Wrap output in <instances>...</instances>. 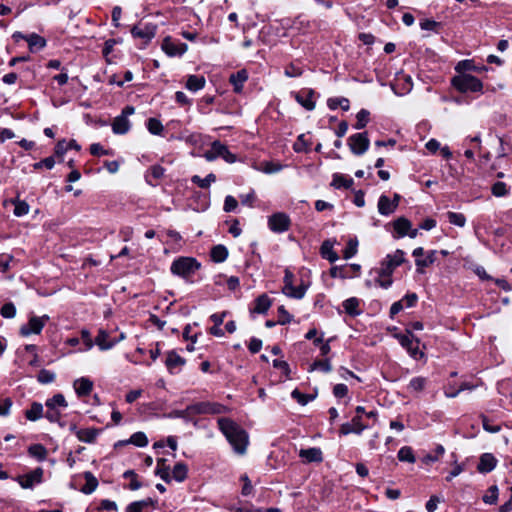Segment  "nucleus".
<instances>
[{
	"label": "nucleus",
	"instance_id": "ea45409f",
	"mask_svg": "<svg viewBox=\"0 0 512 512\" xmlns=\"http://www.w3.org/2000/svg\"><path fill=\"white\" fill-rule=\"evenodd\" d=\"M156 475L160 476L165 482H170L169 467L165 465V459L163 458L157 460Z\"/></svg>",
	"mask_w": 512,
	"mask_h": 512
},
{
	"label": "nucleus",
	"instance_id": "864d4df0",
	"mask_svg": "<svg viewBox=\"0 0 512 512\" xmlns=\"http://www.w3.org/2000/svg\"><path fill=\"white\" fill-rule=\"evenodd\" d=\"M492 194L496 197H503L508 194L507 186L504 182H496L493 184L492 188Z\"/></svg>",
	"mask_w": 512,
	"mask_h": 512
},
{
	"label": "nucleus",
	"instance_id": "c85d7f7f",
	"mask_svg": "<svg viewBox=\"0 0 512 512\" xmlns=\"http://www.w3.org/2000/svg\"><path fill=\"white\" fill-rule=\"evenodd\" d=\"M205 86V78L202 76L189 75L186 88L190 91L196 92Z\"/></svg>",
	"mask_w": 512,
	"mask_h": 512
},
{
	"label": "nucleus",
	"instance_id": "f3484780",
	"mask_svg": "<svg viewBox=\"0 0 512 512\" xmlns=\"http://www.w3.org/2000/svg\"><path fill=\"white\" fill-rule=\"evenodd\" d=\"M101 430L97 428H85L76 431V436L81 442L94 443Z\"/></svg>",
	"mask_w": 512,
	"mask_h": 512
},
{
	"label": "nucleus",
	"instance_id": "2f4dec72",
	"mask_svg": "<svg viewBox=\"0 0 512 512\" xmlns=\"http://www.w3.org/2000/svg\"><path fill=\"white\" fill-rule=\"evenodd\" d=\"M359 299L355 297H351L343 302L344 310L347 314L351 316H357L361 313V311L358 309L359 306Z\"/></svg>",
	"mask_w": 512,
	"mask_h": 512
},
{
	"label": "nucleus",
	"instance_id": "39448f33",
	"mask_svg": "<svg viewBox=\"0 0 512 512\" xmlns=\"http://www.w3.org/2000/svg\"><path fill=\"white\" fill-rule=\"evenodd\" d=\"M369 144L370 141L365 132L353 134L348 138V146L355 155L364 154L368 150Z\"/></svg>",
	"mask_w": 512,
	"mask_h": 512
},
{
	"label": "nucleus",
	"instance_id": "69168bd1",
	"mask_svg": "<svg viewBox=\"0 0 512 512\" xmlns=\"http://www.w3.org/2000/svg\"><path fill=\"white\" fill-rule=\"evenodd\" d=\"M386 258L394 263V266H400L404 262V252L402 250H396L393 255H387Z\"/></svg>",
	"mask_w": 512,
	"mask_h": 512
},
{
	"label": "nucleus",
	"instance_id": "13d9d810",
	"mask_svg": "<svg viewBox=\"0 0 512 512\" xmlns=\"http://www.w3.org/2000/svg\"><path fill=\"white\" fill-rule=\"evenodd\" d=\"M420 27L423 30H430V31H434L435 33H438L439 28L441 27V23L436 22L434 20L426 19V20H423L420 22Z\"/></svg>",
	"mask_w": 512,
	"mask_h": 512
},
{
	"label": "nucleus",
	"instance_id": "c756f323",
	"mask_svg": "<svg viewBox=\"0 0 512 512\" xmlns=\"http://www.w3.org/2000/svg\"><path fill=\"white\" fill-rule=\"evenodd\" d=\"M153 505L154 500L151 498H147L141 501H135L127 506L126 512H143L147 507Z\"/></svg>",
	"mask_w": 512,
	"mask_h": 512
},
{
	"label": "nucleus",
	"instance_id": "20e7f679",
	"mask_svg": "<svg viewBox=\"0 0 512 512\" xmlns=\"http://www.w3.org/2000/svg\"><path fill=\"white\" fill-rule=\"evenodd\" d=\"M157 26L153 23H138L131 28V34L134 38L143 40L144 43L150 42L156 35Z\"/></svg>",
	"mask_w": 512,
	"mask_h": 512
},
{
	"label": "nucleus",
	"instance_id": "4d7b16f0",
	"mask_svg": "<svg viewBox=\"0 0 512 512\" xmlns=\"http://www.w3.org/2000/svg\"><path fill=\"white\" fill-rule=\"evenodd\" d=\"M291 396L301 405H306L309 401H311L314 398V396L303 394L297 389L292 391Z\"/></svg>",
	"mask_w": 512,
	"mask_h": 512
},
{
	"label": "nucleus",
	"instance_id": "5701e85b",
	"mask_svg": "<svg viewBox=\"0 0 512 512\" xmlns=\"http://www.w3.org/2000/svg\"><path fill=\"white\" fill-rule=\"evenodd\" d=\"M112 130L115 134H126L130 130V122L125 115H119L114 118Z\"/></svg>",
	"mask_w": 512,
	"mask_h": 512
},
{
	"label": "nucleus",
	"instance_id": "8fccbe9b",
	"mask_svg": "<svg viewBox=\"0 0 512 512\" xmlns=\"http://www.w3.org/2000/svg\"><path fill=\"white\" fill-rule=\"evenodd\" d=\"M358 241L356 238L349 239L346 248L343 251V257L350 259L357 253Z\"/></svg>",
	"mask_w": 512,
	"mask_h": 512
},
{
	"label": "nucleus",
	"instance_id": "09e8293b",
	"mask_svg": "<svg viewBox=\"0 0 512 512\" xmlns=\"http://www.w3.org/2000/svg\"><path fill=\"white\" fill-rule=\"evenodd\" d=\"M448 221L456 226L463 227L466 223V218L462 213L447 212Z\"/></svg>",
	"mask_w": 512,
	"mask_h": 512
},
{
	"label": "nucleus",
	"instance_id": "aec40b11",
	"mask_svg": "<svg viewBox=\"0 0 512 512\" xmlns=\"http://www.w3.org/2000/svg\"><path fill=\"white\" fill-rule=\"evenodd\" d=\"M395 337L399 343L410 352L412 356L416 355L418 347L413 346V334L410 331H407L405 334H396Z\"/></svg>",
	"mask_w": 512,
	"mask_h": 512
},
{
	"label": "nucleus",
	"instance_id": "72a5a7b5",
	"mask_svg": "<svg viewBox=\"0 0 512 512\" xmlns=\"http://www.w3.org/2000/svg\"><path fill=\"white\" fill-rule=\"evenodd\" d=\"M228 257V250L223 245H216L211 250V258L216 263L225 261Z\"/></svg>",
	"mask_w": 512,
	"mask_h": 512
},
{
	"label": "nucleus",
	"instance_id": "7ed1b4c3",
	"mask_svg": "<svg viewBox=\"0 0 512 512\" xmlns=\"http://www.w3.org/2000/svg\"><path fill=\"white\" fill-rule=\"evenodd\" d=\"M200 268V263L192 257H179L171 264V272L174 275L188 279Z\"/></svg>",
	"mask_w": 512,
	"mask_h": 512
},
{
	"label": "nucleus",
	"instance_id": "423d86ee",
	"mask_svg": "<svg viewBox=\"0 0 512 512\" xmlns=\"http://www.w3.org/2000/svg\"><path fill=\"white\" fill-rule=\"evenodd\" d=\"M162 50L169 56H182L188 49L187 44L175 42L171 37H166L161 46Z\"/></svg>",
	"mask_w": 512,
	"mask_h": 512
},
{
	"label": "nucleus",
	"instance_id": "e433bc0d",
	"mask_svg": "<svg viewBox=\"0 0 512 512\" xmlns=\"http://www.w3.org/2000/svg\"><path fill=\"white\" fill-rule=\"evenodd\" d=\"M192 183L198 185L200 188H208L211 183L216 181V176L213 173L208 174L205 178H201L198 175H194L191 178Z\"/></svg>",
	"mask_w": 512,
	"mask_h": 512
},
{
	"label": "nucleus",
	"instance_id": "79ce46f5",
	"mask_svg": "<svg viewBox=\"0 0 512 512\" xmlns=\"http://www.w3.org/2000/svg\"><path fill=\"white\" fill-rule=\"evenodd\" d=\"M28 452L31 456L37 458L40 461L44 460L47 456V450L41 444L31 445L28 449Z\"/></svg>",
	"mask_w": 512,
	"mask_h": 512
},
{
	"label": "nucleus",
	"instance_id": "f257e3e1",
	"mask_svg": "<svg viewBox=\"0 0 512 512\" xmlns=\"http://www.w3.org/2000/svg\"><path fill=\"white\" fill-rule=\"evenodd\" d=\"M218 425L234 451L238 454H244L248 444L247 432L228 418L218 419Z\"/></svg>",
	"mask_w": 512,
	"mask_h": 512
},
{
	"label": "nucleus",
	"instance_id": "3c124183",
	"mask_svg": "<svg viewBox=\"0 0 512 512\" xmlns=\"http://www.w3.org/2000/svg\"><path fill=\"white\" fill-rule=\"evenodd\" d=\"M0 314L4 318L12 319L16 315V308L12 302L4 304L0 309Z\"/></svg>",
	"mask_w": 512,
	"mask_h": 512
},
{
	"label": "nucleus",
	"instance_id": "6ab92c4d",
	"mask_svg": "<svg viewBox=\"0 0 512 512\" xmlns=\"http://www.w3.org/2000/svg\"><path fill=\"white\" fill-rule=\"evenodd\" d=\"M397 208V203H393L386 195H381L378 200V211L381 215L388 216Z\"/></svg>",
	"mask_w": 512,
	"mask_h": 512
},
{
	"label": "nucleus",
	"instance_id": "9d476101",
	"mask_svg": "<svg viewBox=\"0 0 512 512\" xmlns=\"http://www.w3.org/2000/svg\"><path fill=\"white\" fill-rule=\"evenodd\" d=\"M368 426L363 424L361 416L356 415L351 422L343 423L340 427V434L348 435L350 433L361 434Z\"/></svg>",
	"mask_w": 512,
	"mask_h": 512
},
{
	"label": "nucleus",
	"instance_id": "052dcab7",
	"mask_svg": "<svg viewBox=\"0 0 512 512\" xmlns=\"http://www.w3.org/2000/svg\"><path fill=\"white\" fill-rule=\"evenodd\" d=\"M37 379L40 383H43V384H48V383H51L54 381L55 379V374L48 371V370H45V369H42L38 376H37Z\"/></svg>",
	"mask_w": 512,
	"mask_h": 512
},
{
	"label": "nucleus",
	"instance_id": "412c9836",
	"mask_svg": "<svg viewBox=\"0 0 512 512\" xmlns=\"http://www.w3.org/2000/svg\"><path fill=\"white\" fill-rule=\"evenodd\" d=\"M307 287L304 284L294 287L293 283H284L283 293L295 299L304 297Z\"/></svg>",
	"mask_w": 512,
	"mask_h": 512
},
{
	"label": "nucleus",
	"instance_id": "49530a36",
	"mask_svg": "<svg viewBox=\"0 0 512 512\" xmlns=\"http://www.w3.org/2000/svg\"><path fill=\"white\" fill-rule=\"evenodd\" d=\"M396 267L397 266H394V263L385 258L381 263V267L377 270V274H380V276L391 277Z\"/></svg>",
	"mask_w": 512,
	"mask_h": 512
},
{
	"label": "nucleus",
	"instance_id": "bb28decb",
	"mask_svg": "<svg viewBox=\"0 0 512 512\" xmlns=\"http://www.w3.org/2000/svg\"><path fill=\"white\" fill-rule=\"evenodd\" d=\"M353 183H354V181L352 178L346 177L339 173H335V174H333L331 186L334 187L335 189H341V188L348 189L353 185Z\"/></svg>",
	"mask_w": 512,
	"mask_h": 512
},
{
	"label": "nucleus",
	"instance_id": "1a4fd4ad",
	"mask_svg": "<svg viewBox=\"0 0 512 512\" xmlns=\"http://www.w3.org/2000/svg\"><path fill=\"white\" fill-rule=\"evenodd\" d=\"M48 319L49 318L46 315L43 317H36V316L31 317L28 324L21 327V329H20L21 335L28 336L31 333L39 334L41 332V330L43 329L45 322Z\"/></svg>",
	"mask_w": 512,
	"mask_h": 512
},
{
	"label": "nucleus",
	"instance_id": "a878e982",
	"mask_svg": "<svg viewBox=\"0 0 512 512\" xmlns=\"http://www.w3.org/2000/svg\"><path fill=\"white\" fill-rule=\"evenodd\" d=\"M393 226L397 237H404L411 228V222L405 217H399L393 222Z\"/></svg>",
	"mask_w": 512,
	"mask_h": 512
},
{
	"label": "nucleus",
	"instance_id": "f03ea898",
	"mask_svg": "<svg viewBox=\"0 0 512 512\" xmlns=\"http://www.w3.org/2000/svg\"><path fill=\"white\" fill-rule=\"evenodd\" d=\"M451 84L461 93L481 92L483 89V83L480 79L466 73H460L454 76L451 79Z\"/></svg>",
	"mask_w": 512,
	"mask_h": 512
},
{
	"label": "nucleus",
	"instance_id": "0e129e2a",
	"mask_svg": "<svg viewBox=\"0 0 512 512\" xmlns=\"http://www.w3.org/2000/svg\"><path fill=\"white\" fill-rule=\"evenodd\" d=\"M310 145L308 141L305 139V135L301 134L298 136L296 142L293 145V148L296 152L306 151L307 147Z\"/></svg>",
	"mask_w": 512,
	"mask_h": 512
},
{
	"label": "nucleus",
	"instance_id": "4be33fe9",
	"mask_svg": "<svg viewBox=\"0 0 512 512\" xmlns=\"http://www.w3.org/2000/svg\"><path fill=\"white\" fill-rule=\"evenodd\" d=\"M307 287L304 284L294 287L293 283H284L283 293L295 299L304 297Z\"/></svg>",
	"mask_w": 512,
	"mask_h": 512
},
{
	"label": "nucleus",
	"instance_id": "cd10ccee",
	"mask_svg": "<svg viewBox=\"0 0 512 512\" xmlns=\"http://www.w3.org/2000/svg\"><path fill=\"white\" fill-rule=\"evenodd\" d=\"M25 416L30 421H36L44 416L41 403L33 402L30 409L25 411Z\"/></svg>",
	"mask_w": 512,
	"mask_h": 512
},
{
	"label": "nucleus",
	"instance_id": "6e6d98bb",
	"mask_svg": "<svg viewBox=\"0 0 512 512\" xmlns=\"http://www.w3.org/2000/svg\"><path fill=\"white\" fill-rule=\"evenodd\" d=\"M207 414H222L227 411V407L219 403L206 402Z\"/></svg>",
	"mask_w": 512,
	"mask_h": 512
},
{
	"label": "nucleus",
	"instance_id": "a19ab883",
	"mask_svg": "<svg viewBox=\"0 0 512 512\" xmlns=\"http://www.w3.org/2000/svg\"><path fill=\"white\" fill-rule=\"evenodd\" d=\"M398 459L408 463H414L416 461L413 450L409 446H404L398 451Z\"/></svg>",
	"mask_w": 512,
	"mask_h": 512
},
{
	"label": "nucleus",
	"instance_id": "a211bd4d",
	"mask_svg": "<svg viewBox=\"0 0 512 512\" xmlns=\"http://www.w3.org/2000/svg\"><path fill=\"white\" fill-rule=\"evenodd\" d=\"M299 456L308 463L321 462L323 460L321 449L316 447L309 449H301L299 452Z\"/></svg>",
	"mask_w": 512,
	"mask_h": 512
},
{
	"label": "nucleus",
	"instance_id": "f704fd0d",
	"mask_svg": "<svg viewBox=\"0 0 512 512\" xmlns=\"http://www.w3.org/2000/svg\"><path fill=\"white\" fill-rule=\"evenodd\" d=\"M84 478L86 480V484L82 487L81 491L85 494H91L97 488L98 481L89 471L84 473Z\"/></svg>",
	"mask_w": 512,
	"mask_h": 512
},
{
	"label": "nucleus",
	"instance_id": "473e14b6",
	"mask_svg": "<svg viewBox=\"0 0 512 512\" xmlns=\"http://www.w3.org/2000/svg\"><path fill=\"white\" fill-rule=\"evenodd\" d=\"M436 254L437 252L435 250H431L427 253L426 257L423 259H416L415 263L417 266V271L422 273L423 268L430 266L436 261Z\"/></svg>",
	"mask_w": 512,
	"mask_h": 512
},
{
	"label": "nucleus",
	"instance_id": "4468645a",
	"mask_svg": "<svg viewBox=\"0 0 512 512\" xmlns=\"http://www.w3.org/2000/svg\"><path fill=\"white\" fill-rule=\"evenodd\" d=\"M497 460L490 453H484L480 457V461L478 463L477 469L480 473H488L492 471L496 466Z\"/></svg>",
	"mask_w": 512,
	"mask_h": 512
},
{
	"label": "nucleus",
	"instance_id": "393cba45",
	"mask_svg": "<svg viewBox=\"0 0 512 512\" xmlns=\"http://www.w3.org/2000/svg\"><path fill=\"white\" fill-rule=\"evenodd\" d=\"M109 335L104 330H99L98 335L95 338V344L101 349V350H108L111 349L118 340L110 341L108 340Z\"/></svg>",
	"mask_w": 512,
	"mask_h": 512
},
{
	"label": "nucleus",
	"instance_id": "bf43d9fd",
	"mask_svg": "<svg viewBox=\"0 0 512 512\" xmlns=\"http://www.w3.org/2000/svg\"><path fill=\"white\" fill-rule=\"evenodd\" d=\"M29 212V205L25 201H16L14 207V214L17 217L24 216Z\"/></svg>",
	"mask_w": 512,
	"mask_h": 512
},
{
	"label": "nucleus",
	"instance_id": "4c0bfd02",
	"mask_svg": "<svg viewBox=\"0 0 512 512\" xmlns=\"http://www.w3.org/2000/svg\"><path fill=\"white\" fill-rule=\"evenodd\" d=\"M187 471H188L187 466L184 463L179 462L173 467V470H172L173 478L177 482H183L187 477Z\"/></svg>",
	"mask_w": 512,
	"mask_h": 512
},
{
	"label": "nucleus",
	"instance_id": "603ef678",
	"mask_svg": "<svg viewBox=\"0 0 512 512\" xmlns=\"http://www.w3.org/2000/svg\"><path fill=\"white\" fill-rule=\"evenodd\" d=\"M191 417L194 415L207 414L206 402H199L188 406Z\"/></svg>",
	"mask_w": 512,
	"mask_h": 512
},
{
	"label": "nucleus",
	"instance_id": "f8f14e48",
	"mask_svg": "<svg viewBox=\"0 0 512 512\" xmlns=\"http://www.w3.org/2000/svg\"><path fill=\"white\" fill-rule=\"evenodd\" d=\"M73 387L75 389L76 394L79 397H83L91 393L93 389V382L89 378L81 377L74 381Z\"/></svg>",
	"mask_w": 512,
	"mask_h": 512
},
{
	"label": "nucleus",
	"instance_id": "774afa93",
	"mask_svg": "<svg viewBox=\"0 0 512 512\" xmlns=\"http://www.w3.org/2000/svg\"><path fill=\"white\" fill-rule=\"evenodd\" d=\"M443 501L442 498H440L437 495H433L430 497V499L426 503V510L428 512H435L437 509V504Z\"/></svg>",
	"mask_w": 512,
	"mask_h": 512
},
{
	"label": "nucleus",
	"instance_id": "338daca9",
	"mask_svg": "<svg viewBox=\"0 0 512 512\" xmlns=\"http://www.w3.org/2000/svg\"><path fill=\"white\" fill-rule=\"evenodd\" d=\"M278 324L285 325L289 323L292 320V316L287 312V310L284 308V306H280L278 308Z\"/></svg>",
	"mask_w": 512,
	"mask_h": 512
},
{
	"label": "nucleus",
	"instance_id": "5fc2aeb1",
	"mask_svg": "<svg viewBox=\"0 0 512 512\" xmlns=\"http://www.w3.org/2000/svg\"><path fill=\"white\" fill-rule=\"evenodd\" d=\"M498 499V488L493 485L488 489V494L483 496V501L486 504H495Z\"/></svg>",
	"mask_w": 512,
	"mask_h": 512
},
{
	"label": "nucleus",
	"instance_id": "37998d69",
	"mask_svg": "<svg viewBox=\"0 0 512 512\" xmlns=\"http://www.w3.org/2000/svg\"><path fill=\"white\" fill-rule=\"evenodd\" d=\"M328 107L332 110L341 107L344 111H347L350 107V104L347 98H330L328 99Z\"/></svg>",
	"mask_w": 512,
	"mask_h": 512
},
{
	"label": "nucleus",
	"instance_id": "680f3d73",
	"mask_svg": "<svg viewBox=\"0 0 512 512\" xmlns=\"http://www.w3.org/2000/svg\"><path fill=\"white\" fill-rule=\"evenodd\" d=\"M312 370H321L323 372H330L332 370L331 364L329 360H317L315 361L312 366Z\"/></svg>",
	"mask_w": 512,
	"mask_h": 512
},
{
	"label": "nucleus",
	"instance_id": "e2e57ef3",
	"mask_svg": "<svg viewBox=\"0 0 512 512\" xmlns=\"http://www.w3.org/2000/svg\"><path fill=\"white\" fill-rule=\"evenodd\" d=\"M426 384V379L423 377H415L410 380L409 388L414 391H421L424 389Z\"/></svg>",
	"mask_w": 512,
	"mask_h": 512
},
{
	"label": "nucleus",
	"instance_id": "c03bdc74",
	"mask_svg": "<svg viewBox=\"0 0 512 512\" xmlns=\"http://www.w3.org/2000/svg\"><path fill=\"white\" fill-rule=\"evenodd\" d=\"M369 111L366 110V109H361L357 115H356V118H357V122L356 124L354 125V128L357 129V130H361L363 129L368 121H369Z\"/></svg>",
	"mask_w": 512,
	"mask_h": 512
},
{
	"label": "nucleus",
	"instance_id": "b1692460",
	"mask_svg": "<svg viewBox=\"0 0 512 512\" xmlns=\"http://www.w3.org/2000/svg\"><path fill=\"white\" fill-rule=\"evenodd\" d=\"M321 256L329 262L334 263L338 260L337 253L333 250V243L330 240H325L320 248Z\"/></svg>",
	"mask_w": 512,
	"mask_h": 512
},
{
	"label": "nucleus",
	"instance_id": "7c9ffc66",
	"mask_svg": "<svg viewBox=\"0 0 512 512\" xmlns=\"http://www.w3.org/2000/svg\"><path fill=\"white\" fill-rule=\"evenodd\" d=\"M127 443L134 444L137 447H145L148 444V439L145 433L143 432H136L133 435H131L130 439L128 441H120V445H124Z\"/></svg>",
	"mask_w": 512,
	"mask_h": 512
},
{
	"label": "nucleus",
	"instance_id": "dca6fc26",
	"mask_svg": "<svg viewBox=\"0 0 512 512\" xmlns=\"http://www.w3.org/2000/svg\"><path fill=\"white\" fill-rule=\"evenodd\" d=\"M165 364L168 370L171 373H174L176 368H181L185 364V359L175 351H169L167 353Z\"/></svg>",
	"mask_w": 512,
	"mask_h": 512
},
{
	"label": "nucleus",
	"instance_id": "9b49d317",
	"mask_svg": "<svg viewBox=\"0 0 512 512\" xmlns=\"http://www.w3.org/2000/svg\"><path fill=\"white\" fill-rule=\"evenodd\" d=\"M314 91L312 89L301 90L294 94L296 101L302 105L305 109L311 111L315 108V102L313 101Z\"/></svg>",
	"mask_w": 512,
	"mask_h": 512
},
{
	"label": "nucleus",
	"instance_id": "a18cd8bd",
	"mask_svg": "<svg viewBox=\"0 0 512 512\" xmlns=\"http://www.w3.org/2000/svg\"><path fill=\"white\" fill-rule=\"evenodd\" d=\"M47 408L67 407V402L62 394H56L45 403Z\"/></svg>",
	"mask_w": 512,
	"mask_h": 512
},
{
	"label": "nucleus",
	"instance_id": "2eb2a0df",
	"mask_svg": "<svg viewBox=\"0 0 512 512\" xmlns=\"http://www.w3.org/2000/svg\"><path fill=\"white\" fill-rule=\"evenodd\" d=\"M248 79V73L245 69L239 70L236 73L230 75L229 81L234 87L236 93H240L243 88V84Z\"/></svg>",
	"mask_w": 512,
	"mask_h": 512
},
{
	"label": "nucleus",
	"instance_id": "58836bf2",
	"mask_svg": "<svg viewBox=\"0 0 512 512\" xmlns=\"http://www.w3.org/2000/svg\"><path fill=\"white\" fill-rule=\"evenodd\" d=\"M271 305V301L267 295H260L256 299L254 311L257 313H265Z\"/></svg>",
	"mask_w": 512,
	"mask_h": 512
},
{
	"label": "nucleus",
	"instance_id": "0eeeda50",
	"mask_svg": "<svg viewBox=\"0 0 512 512\" xmlns=\"http://www.w3.org/2000/svg\"><path fill=\"white\" fill-rule=\"evenodd\" d=\"M268 224L273 232L282 233L289 229L290 219L284 213H275L269 218Z\"/></svg>",
	"mask_w": 512,
	"mask_h": 512
},
{
	"label": "nucleus",
	"instance_id": "ddd939ff",
	"mask_svg": "<svg viewBox=\"0 0 512 512\" xmlns=\"http://www.w3.org/2000/svg\"><path fill=\"white\" fill-rule=\"evenodd\" d=\"M212 145L214 153H216V158L221 157L228 163H234L236 161V156L228 150L226 145L222 144L220 141H214Z\"/></svg>",
	"mask_w": 512,
	"mask_h": 512
},
{
	"label": "nucleus",
	"instance_id": "c9c22d12",
	"mask_svg": "<svg viewBox=\"0 0 512 512\" xmlns=\"http://www.w3.org/2000/svg\"><path fill=\"white\" fill-rule=\"evenodd\" d=\"M26 41L28 42V45H29V48L31 51H33L34 48H36L37 50H40V49L44 48L46 45L45 39L35 33L27 36Z\"/></svg>",
	"mask_w": 512,
	"mask_h": 512
},
{
	"label": "nucleus",
	"instance_id": "6e6552de",
	"mask_svg": "<svg viewBox=\"0 0 512 512\" xmlns=\"http://www.w3.org/2000/svg\"><path fill=\"white\" fill-rule=\"evenodd\" d=\"M43 477V469L36 468L28 474L22 475L18 477V483L24 489L32 488L35 484H39L42 482Z\"/></svg>",
	"mask_w": 512,
	"mask_h": 512
},
{
	"label": "nucleus",
	"instance_id": "de8ad7c7",
	"mask_svg": "<svg viewBox=\"0 0 512 512\" xmlns=\"http://www.w3.org/2000/svg\"><path fill=\"white\" fill-rule=\"evenodd\" d=\"M147 129L151 134L160 135L163 131V125L158 119L149 118L147 121Z\"/></svg>",
	"mask_w": 512,
	"mask_h": 512
}]
</instances>
